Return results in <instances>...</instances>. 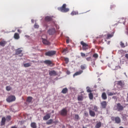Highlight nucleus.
Instances as JSON below:
<instances>
[{
    "mask_svg": "<svg viewBox=\"0 0 128 128\" xmlns=\"http://www.w3.org/2000/svg\"><path fill=\"white\" fill-rule=\"evenodd\" d=\"M58 10L62 12H68L70 11V9L66 8V4H63L62 6L58 8Z\"/></svg>",
    "mask_w": 128,
    "mask_h": 128,
    "instance_id": "obj_1",
    "label": "nucleus"
},
{
    "mask_svg": "<svg viewBox=\"0 0 128 128\" xmlns=\"http://www.w3.org/2000/svg\"><path fill=\"white\" fill-rule=\"evenodd\" d=\"M16 100V96L11 95L6 99V102H14Z\"/></svg>",
    "mask_w": 128,
    "mask_h": 128,
    "instance_id": "obj_2",
    "label": "nucleus"
},
{
    "mask_svg": "<svg viewBox=\"0 0 128 128\" xmlns=\"http://www.w3.org/2000/svg\"><path fill=\"white\" fill-rule=\"evenodd\" d=\"M56 54V52L54 50H50L47 52L45 53V56H54Z\"/></svg>",
    "mask_w": 128,
    "mask_h": 128,
    "instance_id": "obj_3",
    "label": "nucleus"
},
{
    "mask_svg": "<svg viewBox=\"0 0 128 128\" xmlns=\"http://www.w3.org/2000/svg\"><path fill=\"white\" fill-rule=\"evenodd\" d=\"M80 44L82 46L83 50H88V44L84 42V41H82L80 42Z\"/></svg>",
    "mask_w": 128,
    "mask_h": 128,
    "instance_id": "obj_4",
    "label": "nucleus"
},
{
    "mask_svg": "<svg viewBox=\"0 0 128 128\" xmlns=\"http://www.w3.org/2000/svg\"><path fill=\"white\" fill-rule=\"evenodd\" d=\"M111 120L112 122H116V124H120V117L117 116V117H114L112 116L111 117Z\"/></svg>",
    "mask_w": 128,
    "mask_h": 128,
    "instance_id": "obj_5",
    "label": "nucleus"
},
{
    "mask_svg": "<svg viewBox=\"0 0 128 128\" xmlns=\"http://www.w3.org/2000/svg\"><path fill=\"white\" fill-rule=\"evenodd\" d=\"M116 108L118 112H122V110H124V107L122 106L120 103H118Z\"/></svg>",
    "mask_w": 128,
    "mask_h": 128,
    "instance_id": "obj_6",
    "label": "nucleus"
},
{
    "mask_svg": "<svg viewBox=\"0 0 128 128\" xmlns=\"http://www.w3.org/2000/svg\"><path fill=\"white\" fill-rule=\"evenodd\" d=\"M60 114L61 116H66L68 114V110L66 108H63L62 110L60 112Z\"/></svg>",
    "mask_w": 128,
    "mask_h": 128,
    "instance_id": "obj_7",
    "label": "nucleus"
},
{
    "mask_svg": "<svg viewBox=\"0 0 128 128\" xmlns=\"http://www.w3.org/2000/svg\"><path fill=\"white\" fill-rule=\"evenodd\" d=\"M48 32L50 36H52L56 32V29L54 28L49 29L48 30Z\"/></svg>",
    "mask_w": 128,
    "mask_h": 128,
    "instance_id": "obj_8",
    "label": "nucleus"
},
{
    "mask_svg": "<svg viewBox=\"0 0 128 128\" xmlns=\"http://www.w3.org/2000/svg\"><path fill=\"white\" fill-rule=\"evenodd\" d=\"M44 64H48V66L52 65V66H54V64L52 63V62L50 60H46L44 62Z\"/></svg>",
    "mask_w": 128,
    "mask_h": 128,
    "instance_id": "obj_9",
    "label": "nucleus"
},
{
    "mask_svg": "<svg viewBox=\"0 0 128 128\" xmlns=\"http://www.w3.org/2000/svg\"><path fill=\"white\" fill-rule=\"evenodd\" d=\"M116 84L120 86H124V82L122 80L120 81H116Z\"/></svg>",
    "mask_w": 128,
    "mask_h": 128,
    "instance_id": "obj_10",
    "label": "nucleus"
},
{
    "mask_svg": "<svg viewBox=\"0 0 128 128\" xmlns=\"http://www.w3.org/2000/svg\"><path fill=\"white\" fill-rule=\"evenodd\" d=\"M50 114H47L43 118L44 120H50Z\"/></svg>",
    "mask_w": 128,
    "mask_h": 128,
    "instance_id": "obj_11",
    "label": "nucleus"
},
{
    "mask_svg": "<svg viewBox=\"0 0 128 128\" xmlns=\"http://www.w3.org/2000/svg\"><path fill=\"white\" fill-rule=\"evenodd\" d=\"M100 104L102 108H106V106H108V102H106V101H103L100 102Z\"/></svg>",
    "mask_w": 128,
    "mask_h": 128,
    "instance_id": "obj_12",
    "label": "nucleus"
},
{
    "mask_svg": "<svg viewBox=\"0 0 128 128\" xmlns=\"http://www.w3.org/2000/svg\"><path fill=\"white\" fill-rule=\"evenodd\" d=\"M6 119L5 118V117H2L1 120L0 126H2L6 124Z\"/></svg>",
    "mask_w": 128,
    "mask_h": 128,
    "instance_id": "obj_13",
    "label": "nucleus"
},
{
    "mask_svg": "<svg viewBox=\"0 0 128 128\" xmlns=\"http://www.w3.org/2000/svg\"><path fill=\"white\" fill-rule=\"evenodd\" d=\"M46 22H52V16H46L45 17Z\"/></svg>",
    "mask_w": 128,
    "mask_h": 128,
    "instance_id": "obj_14",
    "label": "nucleus"
},
{
    "mask_svg": "<svg viewBox=\"0 0 128 128\" xmlns=\"http://www.w3.org/2000/svg\"><path fill=\"white\" fill-rule=\"evenodd\" d=\"M42 40L44 44H46L47 46H50V43L48 41V40L44 38H42Z\"/></svg>",
    "mask_w": 128,
    "mask_h": 128,
    "instance_id": "obj_15",
    "label": "nucleus"
},
{
    "mask_svg": "<svg viewBox=\"0 0 128 128\" xmlns=\"http://www.w3.org/2000/svg\"><path fill=\"white\" fill-rule=\"evenodd\" d=\"M49 74L50 76H56L58 74H56V72L53 70L49 72Z\"/></svg>",
    "mask_w": 128,
    "mask_h": 128,
    "instance_id": "obj_16",
    "label": "nucleus"
},
{
    "mask_svg": "<svg viewBox=\"0 0 128 128\" xmlns=\"http://www.w3.org/2000/svg\"><path fill=\"white\" fill-rule=\"evenodd\" d=\"M22 50H20V48H18V49L16 50L15 54L18 56V54H22Z\"/></svg>",
    "mask_w": 128,
    "mask_h": 128,
    "instance_id": "obj_17",
    "label": "nucleus"
},
{
    "mask_svg": "<svg viewBox=\"0 0 128 128\" xmlns=\"http://www.w3.org/2000/svg\"><path fill=\"white\" fill-rule=\"evenodd\" d=\"M107 94L108 96H112L116 94V93H114V92H111L110 91H107Z\"/></svg>",
    "mask_w": 128,
    "mask_h": 128,
    "instance_id": "obj_18",
    "label": "nucleus"
},
{
    "mask_svg": "<svg viewBox=\"0 0 128 128\" xmlns=\"http://www.w3.org/2000/svg\"><path fill=\"white\" fill-rule=\"evenodd\" d=\"M84 72V71L82 70H80L78 72H76L74 74V76H80V74H82Z\"/></svg>",
    "mask_w": 128,
    "mask_h": 128,
    "instance_id": "obj_19",
    "label": "nucleus"
},
{
    "mask_svg": "<svg viewBox=\"0 0 128 128\" xmlns=\"http://www.w3.org/2000/svg\"><path fill=\"white\" fill-rule=\"evenodd\" d=\"M7 42L6 41H4V40H2L1 42H0V46H5L6 45V44Z\"/></svg>",
    "mask_w": 128,
    "mask_h": 128,
    "instance_id": "obj_20",
    "label": "nucleus"
},
{
    "mask_svg": "<svg viewBox=\"0 0 128 128\" xmlns=\"http://www.w3.org/2000/svg\"><path fill=\"white\" fill-rule=\"evenodd\" d=\"M68 92V89L66 88H65L62 89L61 92L62 94H67Z\"/></svg>",
    "mask_w": 128,
    "mask_h": 128,
    "instance_id": "obj_21",
    "label": "nucleus"
},
{
    "mask_svg": "<svg viewBox=\"0 0 128 128\" xmlns=\"http://www.w3.org/2000/svg\"><path fill=\"white\" fill-rule=\"evenodd\" d=\"M114 32H112V34H108L107 40H110V38H112V36H114Z\"/></svg>",
    "mask_w": 128,
    "mask_h": 128,
    "instance_id": "obj_22",
    "label": "nucleus"
},
{
    "mask_svg": "<svg viewBox=\"0 0 128 128\" xmlns=\"http://www.w3.org/2000/svg\"><path fill=\"white\" fill-rule=\"evenodd\" d=\"M78 100L79 102H82V100H84V96H82V95L78 96Z\"/></svg>",
    "mask_w": 128,
    "mask_h": 128,
    "instance_id": "obj_23",
    "label": "nucleus"
},
{
    "mask_svg": "<svg viewBox=\"0 0 128 128\" xmlns=\"http://www.w3.org/2000/svg\"><path fill=\"white\" fill-rule=\"evenodd\" d=\"M89 114H90V116H93V117L96 116V112H94L92 110H89Z\"/></svg>",
    "mask_w": 128,
    "mask_h": 128,
    "instance_id": "obj_24",
    "label": "nucleus"
},
{
    "mask_svg": "<svg viewBox=\"0 0 128 128\" xmlns=\"http://www.w3.org/2000/svg\"><path fill=\"white\" fill-rule=\"evenodd\" d=\"M102 127V122H99L96 124L95 126V128H100Z\"/></svg>",
    "mask_w": 128,
    "mask_h": 128,
    "instance_id": "obj_25",
    "label": "nucleus"
},
{
    "mask_svg": "<svg viewBox=\"0 0 128 128\" xmlns=\"http://www.w3.org/2000/svg\"><path fill=\"white\" fill-rule=\"evenodd\" d=\"M102 100H106V98H108V97L106 96V92H104L102 94Z\"/></svg>",
    "mask_w": 128,
    "mask_h": 128,
    "instance_id": "obj_26",
    "label": "nucleus"
},
{
    "mask_svg": "<svg viewBox=\"0 0 128 128\" xmlns=\"http://www.w3.org/2000/svg\"><path fill=\"white\" fill-rule=\"evenodd\" d=\"M32 96H28L26 99L27 102H32Z\"/></svg>",
    "mask_w": 128,
    "mask_h": 128,
    "instance_id": "obj_27",
    "label": "nucleus"
},
{
    "mask_svg": "<svg viewBox=\"0 0 128 128\" xmlns=\"http://www.w3.org/2000/svg\"><path fill=\"white\" fill-rule=\"evenodd\" d=\"M14 38L15 40H18V38H20V34L18 33H15L14 34Z\"/></svg>",
    "mask_w": 128,
    "mask_h": 128,
    "instance_id": "obj_28",
    "label": "nucleus"
},
{
    "mask_svg": "<svg viewBox=\"0 0 128 128\" xmlns=\"http://www.w3.org/2000/svg\"><path fill=\"white\" fill-rule=\"evenodd\" d=\"M52 122H54V120H52V119H50L46 122V124L50 125L52 124Z\"/></svg>",
    "mask_w": 128,
    "mask_h": 128,
    "instance_id": "obj_29",
    "label": "nucleus"
},
{
    "mask_svg": "<svg viewBox=\"0 0 128 128\" xmlns=\"http://www.w3.org/2000/svg\"><path fill=\"white\" fill-rule=\"evenodd\" d=\"M80 68L82 70H86V64H82L80 66Z\"/></svg>",
    "mask_w": 128,
    "mask_h": 128,
    "instance_id": "obj_30",
    "label": "nucleus"
},
{
    "mask_svg": "<svg viewBox=\"0 0 128 128\" xmlns=\"http://www.w3.org/2000/svg\"><path fill=\"white\" fill-rule=\"evenodd\" d=\"M30 126L32 128H36V122L31 123Z\"/></svg>",
    "mask_w": 128,
    "mask_h": 128,
    "instance_id": "obj_31",
    "label": "nucleus"
},
{
    "mask_svg": "<svg viewBox=\"0 0 128 128\" xmlns=\"http://www.w3.org/2000/svg\"><path fill=\"white\" fill-rule=\"evenodd\" d=\"M119 22L120 24H124L126 22V20L124 18H120Z\"/></svg>",
    "mask_w": 128,
    "mask_h": 128,
    "instance_id": "obj_32",
    "label": "nucleus"
},
{
    "mask_svg": "<svg viewBox=\"0 0 128 128\" xmlns=\"http://www.w3.org/2000/svg\"><path fill=\"white\" fill-rule=\"evenodd\" d=\"M90 100H92L94 98V94L90 92L88 94Z\"/></svg>",
    "mask_w": 128,
    "mask_h": 128,
    "instance_id": "obj_33",
    "label": "nucleus"
},
{
    "mask_svg": "<svg viewBox=\"0 0 128 128\" xmlns=\"http://www.w3.org/2000/svg\"><path fill=\"white\" fill-rule=\"evenodd\" d=\"M6 89L7 92H10L11 90H12V88L10 86H6Z\"/></svg>",
    "mask_w": 128,
    "mask_h": 128,
    "instance_id": "obj_34",
    "label": "nucleus"
},
{
    "mask_svg": "<svg viewBox=\"0 0 128 128\" xmlns=\"http://www.w3.org/2000/svg\"><path fill=\"white\" fill-rule=\"evenodd\" d=\"M76 14H78V12H76V11H73L71 12L72 16H74V15H76Z\"/></svg>",
    "mask_w": 128,
    "mask_h": 128,
    "instance_id": "obj_35",
    "label": "nucleus"
},
{
    "mask_svg": "<svg viewBox=\"0 0 128 128\" xmlns=\"http://www.w3.org/2000/svg\"><path fill=\"white\" fill-rule=\"evenodd\" d=\"M24 68H29V66H30V63H26L24 64Z\"/></svg>",
    "mask_w": 128,
    "mask_h": 128,
    "instance_id": "obj_36",
    "label": "nucleus"
},
{
    "mask_svg": "<svg viewBox=\"0 0 128 128\" xmlns=\"http://www.w3.org/2000/svg\"><path fill=\"white\" fill-rule=\"evenodd\" d=\"M74 118H75V120H80V116H78V114H75Z\"/></svg>",
    "mask_w": 128,
    "mask_h": 128,
    "instance_id": "obj_37",
    "label": "nucleus"
},
{
    "mask_svg": "<svg viewBox=\"0 0 128 128\" xmlns=\"http://www.w3.org/2000/svg\"><path fill=\"white\" fill-rule=\"evenodd\" d=\"M92 56L94 58H98V54H94Z\"/></svg>",
    "mask_w": 128,
    "mask_h": 128,
    "instance_id": "obj_38",
    "label": "nucleus"
},
{
    "mask_svg": "<svg viewBox=\"0 0 128 128\" xmlns=\"http://www.w3.org/2000/svg\"><path fill=\"white\" fill-rule=\"evenodd\" d=\"M64 60L66 64H68V62H70L68 58H64Z\"/></svg>",
    "mask_w": 128,
    "mask_h": 128,
    "instance_id": "obj_39",
    "label": "nucleus"
},
{
    "mask_svg": "<svg viewBox=\"0 0 128 128\" xmlns=\"http://www.w3.org/2000/svg\"><path fill=\"white\" fill-rule=\"evenodd\" d=\"M86 60H87V62H90L92 60V57H88L86 58Z\"/></svg>",
    "mask_w": 128,
    "mask_h": 128,
    "instance_id": "obj_40",
    "label": "nucleus"
},
{
    "mask_svg": "<svg viewBox=\"0 0 128 128\" xmlns=\"http://www.w3.org/2000/svg\"><path fill=\"white\" fill-rule=\"evenodd\" d=\"M86 90H87V92H92V90H90V87H87L86 88Z\"/></svg>",
    "mask_w": 128,
    "mask_h": 128,
    "instance_id": "obj_41",
    "label": "nucleus"
},
{
    "mask_svg": "<svg viewBox=\"0 0 128 128\" xmlns=\"http://www.w3.org/2000/svg\"><path fill=\"white\" fill-rule=\"evenodd\" d=\"M34 28H40V26L38 24H35L34 25Z\"/></svg>",
    "mask_w": 128,
    "mask_h": 128,
    "instance_id": "obj_42",
    "label": "nucleus"
},
{
    "mask_svg": "<svg viewBox=\"0 0 128 128\" xmlns=\"http://www.w3.org/2000/svg\"><path fill=\"white\" fill-rule=\"evenodd\" d=\"M93 110H94V112H98V106H94Z\"/></svg>",
    "mask_w": 128,
    "mask_h": 128,
    "instance_id": "obj_43",
    "label": "nucleus"
},
{
    "mask_svg": "<svg viewBox=\"0 0 128 128\" xmlns=\"http://www.w3.org/2000/svg\"><path fill=\"white\" fill-rule=\"evenodd\" d=\"M120 46H122V48L125 47L124 44L122 42H120Z\"/></svg>",
    "mask_w": 128,
    "mask_h": 128,
    "instance_id": "obj_44",
    "label": "nucleus"
},
{
    "mask_svg": "<svg viewBox=\"0 0 128 128\" xmlns=\"http://www.w3.org/2000/svg\"><path fill=\"white\" fill-rule=\"evenodd\" d=\"M80 54H81V56H82V58H84V56H86V54L84 53L81 52Z\"/></svg>",
    "mask_w": 128,
    "mask_h": 128,
    "instance_id": "obj_45",
    "label": "nucleus"
},
{
    "mask_svg": "<svg viewBox=\"0 0 128 128\" xmlns=\"http://www.w3.org/2000/svg\"><path fill=\"white\" fill-rule=\"evenodd\" d=\"M10 118H11L10 116H6V119L8 120V122H10Z\"/></svg>",
    "mask_w": 128,
    "mask_h": 128,
    "instance_id": "obj_46",
    "label": "nucleus"
},
{
    "mask_svg": "<svg viewBox=\"0 0 128 128\" xmlns=\"http://www.w3.org/2000/svg\"><path fill=\"white\" fill-rule=\"evenodd\" d=\"M66 44H70V38H68L66 40Z\"/></svg>",
    "mask_w": 128,
    "mask_h": 128,
    "instance_id": "obj_47",
    "label": "nucleus"
},
{
    "mask_svg": "<svg viewBox=\"0 0 128 128\" xmlns=\"http://www.w3.org/2000/svg\"><path fill=\"white\" fill-rule=\"evenodd\" d=\"M84 114L86 116H88V112H84Z\"/></svg>",
    "mask_w": 128,
    "mask_h": 128,
    "instance_id": "obj_48",
    "label": "nucleus"
},
{
    "mask_svg": "<svg viewBox=\"0 0 128 128\" xmlns=\"http://www.w3.org/2000/svg\"><path fill=\"white\" fill-rule=\"evenodd\" d=\"M116 8V6H114V5L111 6H110L111 9H112V8Z\"/></svg>",
    "mask_w": 128,
    "mask_h": 128,
    "instance_id": "obj_49",
    "label": "nucleus"
},
{
    "mask_svg": "<svg viewBox=\"0 0 128 128\" xmlns=\"http://www.w3.org/2000/svg\"><path fill=\"white\" fill-rule=\"evenodd\" d=\"M68 52V49H64V50H63V52Z\"/></svg>",
    "mask_w": 128,
    "mask_h": 128,
    "instance_id": "obj_50",
    "label": "nucleus"
},
{
    "mask_svg": "<svg viewBox=\"0 0 128 128\" xmlns=\"http://www.w3.org/2000/svg\"><path fill=\"white\" fill-rule=\"evenodd\" d=\"M17 32H19L20 34V32H22V30H20V29H18V30H17Z\"/></svg>",
    "mask_w": 128,
    "mask_h": 128,
    "instance_id": "obj_51",
    "label": "nucleus"
},
{
    "mask_svg": "<svg viewBox=\"0 0 128 128\" xmlns=\"http://www.w3.org/2000/svg\"><path fill=\"white\" fill-rule=\"evenodd\" d=\"M52 124H58V122L56 121L53 122Z\"/></svg>",
    "mask_w": 128,
    "mask_h": 128,
    "instance_id": "obj_52",
    "label": "nucleus"
},
{
    "mask_svg": "<svg viewBox=\"0 0 128 128\" xmlns=\"http://www.w3.org/2000/svg\"><path fill=\"white\" fill-rule=\"evenodd\" d=\"M11 128H18L16 126H12Z\"/></svg>",
    "mask_w": 128,
    "mask_h": 128,
    "instance_id": "obj_53",
    "label": "nucleus"
},
{
    "mask_svg": "<svg viewBox=\"0 0 128 128\" xmlns=\"http://www.w3.org/2000/svg\"><path fill=\"white\" fill-rule=\"evenodd\" d=\"M23 56V54H20V56Z\"/></svg>",
    "mask_w": 128,
    "mask_h": 128,
    "instance_id": "obj_54",
    "label": "nucleus"
},
{
    "mask_svg": "<svg viewBox=\"0 0 128 128\" xmlns=\"http://www.w3.org/2000/svg\"><path fill=\"white\" fill-rule=\"evenodd\" d=\"M116 98V96H113V98Z\"/></svg>",
    "mask_w": 128,
    "mask_h": 128,
    "instance_id": "obj_55",
    "label": "nucleus"
},
{
    "mask_svg": "<svg viewBox=\"0 0 128 128\" xmlns=\"http://www.w3.org/2000/svg\"><path fill=\"white\" fill-rule=\"evenodd\" d=\"M54 110H52V114H54Z\"/></svg>",
    "mask_w": 128,
    "mask_h": 128,
    "instance_id": "obj_56",
    "label": "nucleus"
},
{
    "mask_svg": "<svg viewBox=\"0 0 128 128\" xmlns=\"http://www.w3.org/2000/svg\"><path fill=\"white\" fill-rule=\"evenodd\" d=\"M119 128H124L123 126H120Z\"/></svg>",
    "mask_w": 128,
    "mask_h": 128,
    "instance_id": "obj_57",
    "label": "nucleus"
},
{
    "mask_svg": "<svg viewBox=\"0 0 128 128\" xmlns=\"http://www.w3.org/2000/svg\"><path fill=\"white\" fill-rule=\"evenodd\" d=\"M127 102H128V96H127Z\"/></svg>",
    "mask_w": 128,
    "mask_h": 128,
    "instance_id": "obj_58",
    "label": "nucleus"
},
{
    "mask_svg": "<svg viewBox=\"0 0 128 128\" xmlns=\"http://www.w3.org/2000/svg\"><path fill=\"white\" fill-rule=\"evenodd\" d=\"M82 92H81V93H82Z\"/></svg>",
    "mask_w": 128,
    "mask_h": 128,
    "instance_id": "obj_59",
    "label": "nucleus"
}]
</instances>
